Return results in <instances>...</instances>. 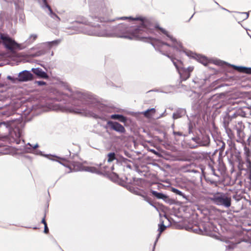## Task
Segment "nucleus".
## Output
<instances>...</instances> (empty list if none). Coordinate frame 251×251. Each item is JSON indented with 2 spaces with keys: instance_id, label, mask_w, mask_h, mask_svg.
Instances as JSON below:
<instances>
[{
  "instance_id": "obj_1",
  "label": "nucleus",
  "mask_w": 251,
  "mask_h": 251,
  "mask_svg": "<svg viewBox=\"0 0 251 251\" xmlns=\"http://www.w3.org/2000/svg\"><path fill=\"white\" fill-rule=\"evenodd\" d=\"M72 26L67 27L66 29L71 30L67 31L70 35L84 33L89 35L97 36H109L108 27L102 23L94 25L84 17H78L77 20L72 23Z\"/></svg>"
},
{
  "instance_id": "obj_2",
  "label": "nucleus",
  "mask_w": 251,
  "mask_h": 251,
  "mask_svg": "<svg viewBox=\"0 0 251 251\" xmlns=\"http://www.w3.org/2000/svg\"><path fill=\"white\" fill-rule=\"evenodd\" d=\"M120 20L128 19L132 21H140L141 24L134 30L128 28L127 26L124 24L118 25L116 27V30L120 31L122 33L132 32L129 35L122 36L121 37H124L130 39H142L146 38L145 35V33L148 34L151 31V22L146 18L142 17H137L133 18L130 17H121L118 18Z\"/></svg>"
},
{
  "instance_id": "obj_3",
  "label": "nucleus",
  "mask_w": 251,
  "mask_h": 251,
  "mask_svg": "<svg viewBox=\"0 0 251 251\" xmlns=\"http://www.w3.org/2000/svg\"><path fill=\"white\" fill-rule=\"evenodd\" d=\"M69 93H67V95L70 97L73 100H78V101L75 102L74 104L78 107H71L69 109L71 112L78 114H86V112L84 109L80 108V104L87 103L90 102L92 99V96L88 92H80L78 91H73L70 88L68 89Z\"/></svg>"
},
{
  "instance_id": "obj_4",
  "label": "nucleus",
  "mask_w": 251,
  "mask_h": 251,
  "mask_svg": "<svg viewBox=\"0 0 251 251\" xmlns=\"http://www.w3.org/2000/svg\"><path fill=\"white\" fill-rule=\"evenodd\" d=\"M210 201L214 204L222 206L225 208H229L231 206V199L226 194L224 193H217L209 198Z\"/></svg>"
},
{
  "instance_id": "obj_5",
  "label": "nucleus",
  "mask_w": 251,
  "mask_h": 251,
  "mask_svg": "<svg viewBox=\"0 0 251 251\" xmlns=\"http://www.w3.org/2000/svg\"><path fill=\"white\" fill-rule=\"evenodd\" d=\"M0 39L5 48L11 52L16 49H22L21 45L7 34L0 33Z\"/></svg>"
},
{
  "instance_id": "obj_6",
  "label": "nucleus",
  "mask_w": 251,
  "mask_h": 251,
  "mask_svg": "<svg viewBox=\"0 0 251 251\" xmlns=\"http://www.w3.org/2000/svg\"><path fill=\"white\" fill-rule=\"evenodd\" d=\"M172 62L177 70L181 80L184 81L190 77V73L193 71L194 67L189 66L185 68L182 66L181 62H180L181 66H179L174 60H172Z\"/></svg>"
},
{
  "instance_id": "obj_7",
  "label": "nucleus",
  "mask_w": 251,
  "mask_h": 251,
  "mask_svg": "<svg viewBox=\"0 0 251 251\" xmlns=\"http://www.w3.org/2000/svg\"><path fill=\"white\" fill-rule=\"evenodd\" d=\"M192 140L200 146L207 147L210 144V137L205 133H201V135L193 137Z\"/></svg>"
},
{
  "instance_id": "obj_8",
  "label": "nucleus",
  "mask_w": 251,
  "mask_h": 251,
  "mask_svg": "<svg viewBox=\"0 0 251 251\" xmlns=\"http://www.w3.org/2000/svg\"><path fill=\"white\" fill-rule=\"evenodd\" d=\"M151 192L156 199L162 200L166 203L170 205L176 204V201L174 199L170 198L169 196L162 193L158 192L152 190H151Z\"/></svg>"
},
{
  "instance_id": "obj_9",
  "label": "nucleus",
  "mask_w": 251,
  "mask_h": 251,
  "mask_svg": "<svg viewBox=\"0 0 251 251\" xmlns=\"http://www.w3.org/2000/svg\"><path fill=\"white\" fill-rule=\"evenodd\" d=\"M13 123V121L8 120L6 121L1 122L0 123V128H2L3 127H5V128L8 130L9 132V136L12 138H14V134L16 138H18L20 137V133H16L15 131H13L11 130V124Z\"/></svg>"
},
{
  "instance_id": "obj_10",
  "label": "nucleus",
  "mask_w": 251,
  "mask_h": 251,
  "mask_svg": "<svg viewBox=\"0 0 251 251\" xmlns=\"http://www.w3.org/2000/svg\"><path fill=\"white\" fill-rule=\"evenodd\" d=\"M107 125L109 126L111 129L113 130L120 133H124L126 132V129L124 126L117 122L109 121Z\"/></svg>"
},
{
  "instance_id": "obj_11",
  "label": "nucleus",
  "mask_w": 251,
  "mask_h": 251,
  "mask_svg": "<svg viewBox=\"0 0 251 251\" xmlns=\"http://www.w3.org/2000/svg\"><path fill=\"white\" fill-rule=\"evenodd\" d=\"M34 78L33 75L29 71L24 70L19 73L18 79L19 82H27Z\"/></svg>"
},
{
  "instance_id": "obj_12",
  "label": "nucleus",
  "mask_w": 251,
  "mask_h": 251,
  "mask_svg": "<svg viewBox=\"0 0 251 251\" xmlns=\"http://www.w3.org/2000/svg\"><path fill=\"white\" fill-rule=\"evenodd\" d=\"M41 6L45 10L46 9H47L48 11L47 12L48 15L57 23L60 21V18L53 12L50 6L48 4L47 0H43V3Z\"/></svg>"
},
{
  "instance_id": "obj_13",
  "label": "nucleus",
  "mask_w": 251,
  "mask_h": 251,
  "mask_svg": "<svg viewBox=\"0 0 251 251\" xmlns=\"http://www.w3.org/2000/svg\"><path fill=\"white\" fill-rule=\"evenodd\" d=\"M46 48V47L45 46H43L42 44H41L40 47L37 48L38 50L35 53H31V51L32 50H35L36 48H31L28 53V55L31 57H35L43 55L45 54L47 51L45 49Z\"/></svg>"
},
{
  "instance_id": "obj_14",
  "label": "nucleus",
  "mask_w": 251,
  "mask_h": 251,
  "mask_svg": "<svg viewBox=\"0 0 251 251\" xmlns=\"http://www.w3.org/2000/svg\"><path fill=\"white\" fill-rule=\"evenodd\" d=\"M156 27L159 29L163 34L169 38L170 40L175 44V45L173 46V48H176L177 49L182 48L181 44L180 42H177L175 38L171 36L165 29L159 27V26H156Z\"/></svg>"
},
{
  "instance_id": "obj_15",
  "label": "nucleus",
  "mask_w": 251,
  "mask_h": 251,
  "mask_svg": "<svg viewBox=\"0 0 251 251\" xmlns=\"http://www.w3.org/2000/svg\"><path fill=\"white\" fill-rule=\"evenodd\" d=\"M185 53L187 56L195 58L199 62L205 66H206L208 63L207 59L205 56L194 53L191 51H185Z\"/></svg>"
},
{
  "instance_id": "obj_16",
  "label": "nucleus",
  "mask_w": 251,
  "mask_h": 251,
  "mask_svg": "<svg viewBox=\"0 0 251 251\" xmlns=\"http://www.w3.org/2000/svg\"><path fill=\"white\" fill-rule=\"evenodd\" d=\"M78 171H85L91 172L92 173L99 174L100 172L95 167L85 166L81 164L78 165Z\"/></svg>"
},
{
  "instance_id": "obj_17",
  "label": "nucleus",
  "mask_w": 251,
  "mask_h": 251,
  "mask_svg": "<svg viewBox=\"0 0 251 251\" xmlns=\"http://www.w3.org/2000/svg\"><path fill=\"white\" fill-rule=\"evenodd\" d=\"M229 66H230L235 70L240 73H243L251 75V67H246L244 66H238L234 65H231L228 64Z\"/></svg>"
},
{
  "instance_id": "obj_18",
  "label": "nucleus",
  "mask_w": 251,
  "mask_h": 251,
  "mask_svg": "<svg viewBox=\"0 0 251 251\" xmlns=\"http://www.w3.org/2000/svg\"><path fill=\"white\" fill-rule=\"evenodd\" d=\"M31 71L38 77L42 78L47 79L49 76L47 74L40 68H32Z\"/></svg>"
},
{
  "instance_id": "obj_19",
  "label": "nucleus",
  "mask_w": 251,
  "mask_h": 251,
  "mask_svg": "<svg viewBox=\"0 0 251 251\" xmlns=\"http://www.w3.org/2000/svg\"><path fill=\"white\" fill-rule=\"evenodd\" d=\"M186 114V111L185 109L178 108L176 112L173 113V118L174 119H177L185 115Z\"/></svg>"
},
{
  "instance_id": "obj_20",
  "label": "nucleus",
  "mask_w": 251,
  "mask_h": 251,
  "mask_svg": "<svg viewBox=\"0 0 251 251\" xmlns=\"http://www.w3.org/2000/svg\"><path fill=\"white\" fill-rule=\"evenodd\" d=\"M231 159L234 162L240 163L241 161V156L240 152L237 150L232 151L231 154Z\"/></svg>"
},
{
  "instance_id": "obj_21",
  "label": "nucleus",
  "mask_w": 251,
  "mask_h": 251,
  "mask_svg": "<svg viewBox=\"0 0 251 251\" xmlns=\"http://www.w3.org/2000/svg\"><path fill=\"white\" fill-rule=\"evenodd\" d=\"M61 41L60 39H57L50 42L43 43L42 45L48 48V49H50L52 47L58 46L60 43Z\"/></svg>"
},
{
  "instance_id": "obj_22",
  "label": "nucleus",
  "mask_w": 251,
  "mask_h": 251,
  "mask_svg": "<svg viewBox=\"0 0 251 251\" xmlns=\"http://www.w3.org/2000/svg\"><path fill=\"white\" fill-rule=\"evenodd\" d=\"M245 106L237 108L235 112L234 113V116H235V117L241 116L242 117H245Z\"/></svg>"
},
{
  "instance_id": "obj_23",
  "label": "nucleus",
  "mask_w": 251,
  "mask_h": 251,
  "mask_svg": "<svg viewBox=\"0 0 251 251\" xmlns=\"http://www.w3.org/2000/svg\"><path fill=\"white\" fill-rule=\"evenodd\" d=\"M112 119L118 120L121 122L125 123L127 119L126 117L120 114H112L110 116Z\"/></svg>"
},
{
  "instance_id": "obj_24",
  "label": "nucleus",
  "mask_w": 251,
  "mask_h": 251,
  "mask_svg": "<svg viewBox=\"0 0 251 251\" xmlns=\"http://www.w3.org/2000/svg\"><path fill=\"white\" fill-rule=\"evenodd\" d=\"M37 35L36 34H31L28 38L25 41L26 45H29L32 44L37 38Z\"/></svg>"
},
{
  "instance_id": "obj_25",
  "label": "nucleus",
  "mask_w": 251,
  "mask_h": 251,
  "mask_svg": "<svg viewBox=\"0 0 251 251\" xmlns=\"http://www.w3.org/2000/svg\"><path fill=\"white\" fill-rule=\"evenodd\" d=\"M171 191L175 193L176 195L182 196L184 199L187 200V197L183 194L181 191L174 187L171 188Z\"/></svg>"
},
{
  "instance_id": "obj_26",
  "label": "nucleus",
  "mask_w": 251,
  "mask_h": 251,
  "mask_svg": "<svg viewBox=\"0 0 251 251\" xmlns=\"http://www.w3.org/2000/svg\"><path fill=\"white\" fill-rule=\"evenodd\" d=\"M107 161L108 162H111L114 160H117L116 154L114 152H111L107 154Z\"/></svg>"
},
{
  "instance_id": "obj_27",
  "label": "nucleus",
  "mask_w": 251,
  "mask_h": 251,
  "mask_svg": "<svg viewBox=\"0 0 251 251\" xmlns=\"http://www.w3.org/2000/svg\"><path fill=\"white\" fill-rule=\"evenodd\" d=\"M245 107V113L246 118H250L251 116V106Z\"/></svg>"
},
{
  "instance_id": "obj_28",
  "label": "nucleus",
  "mask_w": 251,
  "mask_h": 251,
  "mask_svg": "<svg viewBox=\"0 0 251 251\" xmlns=\"http://www.w3.org/2000/svg\"><path fill=\"white\" fill-rule=\"evenodd\" d=\"M158 226L159 227L158 230L159 231L160 233L164 231L167 227V226H165L164 224H163V222H162V223H161L160 224H159Z\"/></svg>"
},
{
  "instance_id": "obj_29",
  "label": "nucleus",
  "mask_w": 251,
  "mask_h": 251,
  "mask_svg": "<svg viewBox=\"0 0 251 251\" xmlns=\"http://www.w3.org/2000/svg\"><path fill=\"white\" fill-rule=\"evenodd\" d=\"M7 78L11 80L13 83H16L18 81V77H14L10 75H8Z\"/></svg>"
},
{
  "instance_id": "obj_30",
  "label": "nucleus",
  "mask_w": 251,
  "mask_h": 251,
  "mask_svg": "<svg viewBox=\"0 0 251 251\" xmlns=\"http://www.w3.org/2000/svg\"><path fill=\"white\" fill-rule=\"evenodd\" d=\"M238 13L240 15H243L242 18L243 20H246L249 17V13L248 12H238Z\"/></svg>"
},
{
  "instance_id": "obj_31",
  "label": "nucleus",
  "mask_w": 251,
  "mask_h": 251,
  "mask_svg": "<svg viewBox=\"0 0 251 251\" xmlns=\"http://www.w3.org/2000/svg\"><path fill=\"white\" fill-rule=\"evenodd\" d=\"M224 126L226 130L227 133L229 134V132H231V130L228 128V123H226V121L224 122Z\"/></svg>"
},
{
  "instance_id": "obj_32",
  "label": "nucleus",
  "mask_w": 251,
  "mask_h": 251,
  "mask_svg": "<svg viewBox=\"0 0 251 251\" xmlns=\"http://www.w3.org/2000/svg\"><path fill=\"white\" fill-rule=\"evenodd\" d=\"M35 84H37L39 86H43L46 84V82L44 81H35Z\"/></svg>"
},
{
  "instance_id": "obj_33",
  "label": "nucleus",
  "mask_w": 251,
  "mask_h": 251,
  "mask_svg": "<svg viewBox=\"0 0 251 251\" xmlns=\"http://www.w3.org/2000/svg\"><path fill=\"white\" fill-rule=\"evenodd\" d=\"M137 195H138L139 196H141L145 201H149V200L150 199V198H149V197H148L147 196L144 195H142V194H138V193H136Z\"/></svg>"
},
{
  "instance_id": "obj_34",
  "label": "nucleus",
  "mask_w": 251,
  "mask_h": 251,
  "mask_svg": "<svg viewBox=\"0 0 251 251\" xmlns=\"http://www.w3.org/2000/svg\"><path fill=\"white\" fill-rule=\"evenodd\" d=\"M160 234H161V233L160 232L158 235H157V236L156 237V240L155 241V242H154V244L153 245V249H152V251H154V250H155V246H156V243L158 241V238H159L160 236Z\"/></svg>"
},
{
  "instance_id": "obj_35",
  "label": "nucleus",
  "mask_w": 251,
  "mask_h": 251,
  "mask_svg": "<svg viewBox=\"0 0 251 251\" xmlns=\"http://www.w3.org/2000/svg\"><path fill=\"white\" fill-rule=\"evenodd\" d=\"M151 112L149 111V109L147 110L144 112V115L147 117H150L151 115Z\"/></svg>"
},
{
  "instance_id": "obj_36",
  "label": "nucleus",
  "mask_w": 251,
  "mask_h": 251,
  "mask_svg": "<svg viewBox=\"0 0 251 251\" xmlns=\"http://www.w3.org/2000/svg\"><path fill=\"white\" fill-rule=\"evenodd\" d=\"M192 128H193V126L190 123L189 124V126H188V133L189 134H191L192 133Z\"/></svg>"
},
{
  "instance_id": "obj_37",
  "label": "nucleus",
  "mask_w": 251,
  "mask_h": 251,
  "mask_svg": "<svg viewBox=\"0 0 251 251\" xmlns=\"http://www.w3.org/2000/svg\"><path fill=\"white\" fill-rule=\"evenodd\" d=\"M222 145L221 146L220 149V153H221L222 152H223L225 149V143L224 142L222 143Z\"/></svg>"
},
{
  "instance_id": "obj_38",
  "label": "nucleus",
  "mask_w": 251,
  "mask_h": 251,
  "mask_svg": "<svg viewBox=\"0 0 251 251\" xmlns=\"http://www.w3.org/2000/svg\"><path fill=\"white\" fill-rule=\"evenodd\" d=\"M236 130H237V133H238V135L239 137H241L242 136H243V133L241 131V129H239L238 128H236Z\"/></svg>"
},
{
  "instance_id": "obj_39",
  "label": "nucleus",
  "mask_w": 251,
  "mask_h": 251,
  "mask_svg": "<svg viewBox=\"0 0 251 251\" xmlns=\"http://www.w3.org/2000/svg\"><path fill=\"white\" fill-rule=\"evenodd\" d=\"M27 145L29 146L32 149H35L37 148L39 146L38 144H36L35 145L32 146L29 143L27 144Z\"/></svg>"
},
{
  "instance_id": "obj_40",
  "label": "nucleus",
  "mask_w": 251,
  "mask_h": 251,
  "mask_svg": "<svg viewBox=\"0 0 251 251\" xmlns=\"http://www.w3.org/2000/svg\"><path fill=\"white\" fill-rule=\"evenodd\" d=\"M49 231V228L48 227L47 225L44 226V232L45 233H48Z\"/></svg>"
},
{
  "instance_id": "obj_41",
  "label": "nucleus",
  "mask_w": 251,
  "mask_h": 251,
  "mask_svg": "<svg viewBox=\"0 0 251 251\" xmlns=\"http://www.w3.org/2000/svg\"><path fill=\"white\" fill-rule=\"evenodd\" d=\"M210 167L211 168V171L212 172V174L215 176H218L216 174L214 169L211 166Z\"/></svg>"
},
{
  "instance_id": "obj_42",
  "label": "nucleus",
  "mask_w": 251,
  "mask_h": 251,
  "mask_svg": "<svg viewBox=\"0 0 251 251\" xmlns=\"http://www.w3.org/2000/svg\"><path fill=\"white\" fill-rule=\"evenodd\" d=\"M178 160L182 161H190V159H188L187 158H182L179 159Z\"/></svg>"
},
{
  "instance_id": "obj_43",
  "label": "nucleus",
  "mask_w": 251,
  "mask_h": 251,
  "mask_svg": "<svg viewBox=\"0 0 251 251\" xmlns=\"http://www.w3.org/2000/svg\"><path fill=\"white\" fill-rule=\"evenodd\" d=\"M150 151L152 153H153V154H155V155H158V153L157 151H156L155 150H154V149H151L150 150Z\"/></svg>"
},
{
  "instance_id": "obj_44",
  "label": "nucleus",
  "mask_w": 251,
  "mask_h": 251,
  "mask_svg": "<svg viewBox=\"0 0 251 251\" xmlns=\"http://www.w3.org/2000/svg\"><path fill=\"white\" fill-rule=\"evenodd\" d=\"M151 205L154 207L155 208L157 209V207L155 205H154L152 202L151 201V200L150 199L149 201H147Z\"/></svg>"
},
{
  "instance_id": "obj_45",
  "label": "nucleus",
  "mask_w": 251,
  "mask_h": 251,
  "mask_svg": "<svg viewBox=\"0 0 251 251\" xmlns=\"http://www.w3.org/2000/svg\"><path fill=\"white\" fill-rule=\"evenodd\" d=\"M45 156L49 158V159H50V160H54V159L52 158V157H53L54 156H51V155H44Z\"/></svg>"
},
{
  "instance_id": "obj_46",
  "label": "nucleus",
  "mask_w": 251,
  "mask_h": 251,
  "mask_svg": "<svg viewBox=\"0 0 251 251\" xmlns=\"http://www.w3.org/2000/svg\"><path fill=\"white\" fill-rule=\"evenodd\" d=\"M174 134L175 135L181 136L182 133L180 132L174 131Z\"/></svg>"
},
{
  "instance_id": "obj_47",
  "label": "nucleus",
  "mask_w": 251,
  "mask_h": 251,
  "mask_svg": "<svg viewBox=\"0 0 251 251\" xmlns=\"http://www.w3.org/2000/svg\"><path fill=\"white\" fill-rule=\"evenodd\" d=\"M42 223H43L44 224V226H45L46 225H47L46 221H45V218L44 217L42 220V221H41Z\"/></svg>"
},
{
  "instance_id": "obj_48",
  "label": "nucleus",
  "mask_w": 251,
  "mask_h": 251,
  "mask_svg": "<svg viewBox=\"0 0 251 251\" xmlns=\"http://www.w3.org/2000/svg\"><path fill=\"white\" fill-rule=\"evenodd\" d=\"M149 110L152 113H154L155 112V109L154 108H152L151 109H149Z\"/></svg>"
},
{
  "instance_id": "obj_49",
  "label": "nucleus",
  "mask_w": 251,
  "mask_h": 251,
  "mask_svg": "<svg viewBox=\"0 0 251 251\" xmlns=\"http://www.w3.org/2000/svg\"><path fill=\"white\" fill-rule=\"evenodd\" d=\"M227 248L229 249H233V246H230V245H229L227 247Z\"/></svg>"
},
{
  "instance_id": "obj_50",
  "label": "nucleus",
  "mask_w": 251,
  "mask_h": 251,
  "mask_svg": "<svg viewBox=\"0 0 251 251\" xmlns=\"http://www.w3.org/2000/svg\"><path fill=\"white\" fill-rule=\"evenodd\" d=\"M162 44L163 45H166L167 46H170V45L169 44L167 43L163 42Z\"/></svg>"
},
{
  "instance_id": "obj_51",
  "label": "nucleus",
  "mask_w": 251,
  "mask_h": 251,
  "mask_svg": "<svg viewBox=\"0 0 251 251\" xmlns=\"http://www.w3.org/2000/svg\"><path fill=\"white\" fill-rule=\"evenodd\" d=\"M248 140L250 142L251 141V134L250 135V136L249 137L248 139Z\"/></svg>"
},
{
  "instance_id": "obj_52",
  "label": "nucleus",
  "mask_w": 251,
  "mask_h": 251,
  "mask_svg": "<svg viewBox=\"0 0 251 251\" xmlns=\"http://www.w3.org/2000/svg\"><path fill=\"white\" fill-rule=\"evenodd\" d=\"M193 82H194L195 83H198L197 79H194V80H193Z\"/></svg>"
},
{
  "instance_id": "obj_53",
  "label": "nucleus",
  "mask_w": 251,
  "mask_h": 251,
  "mask_svg": "<svg viewBox=\"0 0 251 251\" xmlns=\"http://www.w3.org/2000/svg\"><path fill=\"white\" fill-rule=\"evenodd\" d=\"M194 15V14L193 15H192V16L190 17V18L189 19L188 21H189L192 18V17H193Z\"/></svg>"
},
{
  "instance_id": "obj_54",
  "label": "nucleus",
  "mask_w": 251,
  "mask_h": 251,
  "mask_svg": "<svg viewBox=\"0 0 251 251\" xmlns=\"http://www.w3.org/2000/svg\"><path fill=\"white\" fill-rule=\"evenodd\" d=\"M249 179L251 180V174L249 176Z\"/></svg>"
},
{
  "instance_id": "obj_55",
  "label": "nucleus",
  "mask_w": 251,
  "mask_h": 251,
  "mask_svg": "<svg viewBox=\"0 0 251 251\" xmlns=\"http://www.w3.org/2000/svg\"><path fill=\"white\" fill-rule=\"evenodd\" d=\"M61 159L63 160H65L66 159L65 158H60Z\"/></svg>"
},
{
  "instance_id": "obj_56",
  "label": "nucleus",
  "mask_w": 251,
  "mask_h": 251,
  "mask_svg": "<svg viewBox=\"0 0 251 251\" xmlns=\"http://www.w3.org/2000/svg\"><path fill=\"white\" fill-rule=\"evenodd\" d=\"M68 152H69V156H71V152H70V151H68Z\"/></svg>"
},
{
  "instance_id": "obj_57",
  "label": "nucleus",
  "mask_w": 251,
  "mask_h": 251,
  "mask_svg": "<svg viewBox=\"0 0 251 251\" xmlns=\"http://www.w3.org/2000/svg\"><path fill=\"white\" fill-rule=\"evenodd\" d=\"M192 172H194V173H196L197 171H195V170H192Z\"/></svg>"
},
{
  "instance_id": "obj_58",
  "label": "nucleus",
  "mask_w": 251,
  "mask_h": 251,
  "mask_svg": "<svg viewBox=\"0 0 251 251\" xmlns=\"http://www.w3.org/2000/svg\"><path fill=\"white\" fill-rule=\"evenodd\" d=\"M223 9L225 10H227L228 11H229L228 10L226 9V8H223Z\"/></svg>"
},
{
  "instance_id": "obj_59",
  "label": "nucleus",
  "mask_w": 251,
  "mask_h": 251,
  "mask_svg": "<svg viewBox=\"0 0 251 251\" xmlns=\"http://www.w3.org/2000/svg\"><path fill=\"white\" fill-rule=\"evenodd\" d=\"M33 228H34V229H36V228H37V227H34Z\"/></svg>"
}]
</instances>
